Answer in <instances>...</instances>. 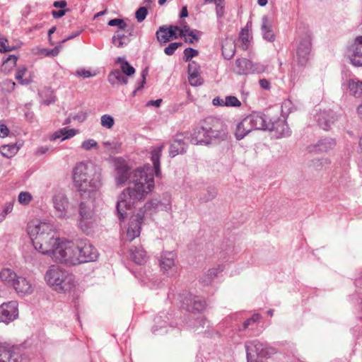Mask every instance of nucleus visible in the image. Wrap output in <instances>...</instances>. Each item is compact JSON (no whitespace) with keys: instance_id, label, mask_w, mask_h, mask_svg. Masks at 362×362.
Instances as JSON below:
<instances>
[{"instance_id":"nucleus-1","label":"nucleus","mask_w":362,"mask_h":362,"mask_svg":"<svg viewBox=\"0 0 362 362\" xmlns=\"http://www.w3.org/2000/svg\"><path fill=\"white\" fill-rule=\"evenodd\" d=\"M164 145L161 144L151 149V160L153 168L150 164H146L132 171L131 185L124 189L118 196L116 209L119 218H124L127 209L134 206L135 204L144 200L154 188V175H161L160 158Z\"/></svg>"},{"instance_id":"nucleus-6","label":"nucleus","mask_w":362,"mask_h":362,"mask_svg":"<svg viewBox=\"0 0 362 362\" xmlns=\"http://www.w3.org/2000/svg\"><path fill=\"white\" fill-rule=\"evenodd\" d=\"M177 298L182 302V306L185 308L189 312L193 313H202L206 308L207 305L204 298L193 296L189 293L185 292L182 294H179Z\"/></svg>"},{"instance_id":"nucleus-4","label":"nucleus","mask_w":362,"mask_h":362,"mask_svg":"<svg viewBox=\"0 0 362 362\" xmlns=\"http://www.w3.org/2000/svg\"><path fill=\"white\" fill-rule=\"evenodd\" d=\"M44 278L47 284L59 293L69 292L75 287L74 276L59 266L49 267Z\"/></svg>"},{"instance_id":"nucleus-8","label":"nucleus","mask_w":362,"mask_h":362,"mask_svg":"<svg viewBox=\"0 0 362 362\" xmlns=\"http://www.w3.org/2000/svg\"><path fill=\"white\" fill-rule=\"evenodd\" d=\"M77 247L78 264L97 260L98 250L87 239H78Z\"/></svg>"},{"instance_id":"nucleus-42","label":"nucleus","mask_w":362,"mask_h":362,"mask_svg":"<svg viewBox=\"0 0 362 362\" xmlns=\"http://www.w3.org/2000/svg\"><path fill=\"white\" fill-rule=\"evenodd\" d=\"M19 150V147L16 144H8L2 146L0 148L1 155L6 158H11L15 156Z\"/></svg>"},{"instance_id":"nucleus-14","label":"nucleus","mask_w":362,"mask_h":362,"mask_svg":"<svg viewBox=\"0 0 362 362\" xmlns=\"http://www.w3.org/2000/svg\"><path fill=\"white\" fill-rule=\"evenodd\" d=\"M132 172L129 166L123 161L117 162L115 168V180L117 187L124 186L127 181L131 185Z\"/></svg>"},{"instance_id":"nucleus-52","label":"nucleus","mask_w":362,"mask_h":362,"mask_svg":"<svg viewBox=\"0 0 362 362\" xmlns=\"http://www.w3.org/2000/svg\"><path fill=\"white\" fill-rule=\"evenodd\" d=\"M148 14V10L146 7H140L135 13V17L138 22H142Z\"/></svg>"},{"instance_id":"nucleus-31","label":"nucleus","mask_w":362,"mask_h":362,"mask_svg":"<svg viewBox=\"0 0 362 362\" xmlns=\"http://www.w3.org/2000/svg\"><path fill=\"white\" fill-rule=\"evenodd\" d=\"M107 81L112 86L128 83V78L118 69H113L110 72Z\"/></svg>"},{"instance_id":"nucleus-34","label":"nucleus","mask_w":362,"mask_h":362,"mask_svg":"<svg viewBox=\"0 0 362 362\" xmlns=\"http://www.w3.org/2000/svg\"><path fill=\"white\" fill-rule=\"evenodd\" d=\"M18 274L10 268L0 271V280L6 285L12 287Z\"/></svg>"},{"instance_id":"nucleus-16","label":"nucleus","mask_w":362,"mask_h":362,"mask_svg":"<svg viewBox=\"0 0 362 362\" xmlns=\"http://www.w3.org/2000/svg\"><path fill=\"white\" fill-rule=\"evenodd\" d=\"M311 51V39L310 36H305L299 42L296 49V58L298 62L303 66L309 59Z\"/></svg>"},{"instance_id":"nucleus-41","label":"nucleus","mask_w":362,"mask_h":362,"mask_svg":"<svg viewBox=\"0 0 362 362\" xmlns=\"http://www.w3.org/2000/svg\"><path fill=\"white\" fill-rule=\"evenodd\" d=\"M159 211L170 212L172 209L171 197L168 194H164L163 197L158 199Z\"/></svg>"},{"instance_id":"nucleus-28","label":"nucleus","mask_w":362,"mask_h":362,"mask_svg":"<svg viewBox=\"0 0 362 362\" xmlns=\"http://www.w3.org/2000/svg\"><path fill=\"white\" fill-rule=\"evenodd\" d=\"M96 217L95 215L78 218V226L79 228L86 234H90L96 226Z\"/></svg>"},{"instance_id":"nucleus-29","label":"nucleus","mask_w":362,"mask_h":362,"mask_svg":"<svg viewBox=\"0 0 362 362\" xmlns=\"http://www.w3.org/2000/svg\"><path fill=\"white\" fill-rule=\"evenodd\" d=\"M131 35L129 30H117L112 37V43L117 47H122L129 44Z\"/></svg>"},{"instance_id":"nucleus-50","label":"nucleus","mask_w":362,"mask_h":362,"mask_svg":"<svg viewBox=\"0 0 362 362\" xmlns=\"http://www.w3.org/2000/svg\"><path fill=\"white\" fill-rule=\"evenodd\" d=\"M108 25L110 26H117L119 30H125L127 28V23L124 22V20L119 19V18H114L108 22Z\"/></svg>"},{"instance_id":"nucleus-49","label":"nucleus","mask_w":362,"mask_h":362,"mask_svg":"<svg viewBox=\"0 0 362 362\" xmlns=\"http://www.w3.org/2000/svg\"><path fill=\"white\" fill-rule=\"evenodd\" d=\"M188 74L189 76H199V66L194 61H192L188 64Z\"/></svg>"},{"instance_id":"nucleus-44","label":"nucleus","mask_w":362,"mask_h":362,"mask_svg":"<svg viewBox=\"0 0 362 362\" xmlns=\"http://www.w3.org/2000/svg\"><path fill=\"white\" fill-rule=\"evenodd\" d=\"M214 4L218 19L222 18L225 16V0H216Z\"/></svg>"},{"instance_id":"nucleus-11","label":"nucleus","mask_w":362,"mask_h":362,"mask_svg":"<svg viewBox=\"0 0 362 362\" xmlns=\"http://www.w3.org/2000/svg\"><path fill=\"white\" fill-rule=\"evenodd\" d=\"M18 303L11 300L0 305V322L6 325L18 317Z\"/></svg>"},{"instance_id":"nucleus-9","label":"nucleus","mask_w":362,"mask_h":362,"mask_svg":"<svg viewBox=\"0 0 362 362\" xmlns=\"http://www.w3.org/2000/svg\"><path fill=\"white\" fill-rule=\"evenodd\" d=\"M266 66L261 63H253L245 58L237 59L234 67V72L238 75H248L261 74L265 71Z\"/></svg>"},{"instance_id":"nucleus-7","label":"nucleus","mask_w":362,"mask_h":362,"mask_svg":"<svg viewBox=\"0 0 362 362\" xmlns=\"http://www.w3.org/2000/svg\"><path fill=\"white\" fill-rule=\"evenodd\" d=\"M203 122L213 141L226 138V127L220 119L209 117Z\"/></svg>"},{"instance_id":"nucleus-33","label":"nucleus","mask_w":362,"mask_h":362,"mask_svg":"<svg viewBox=\"0 0 362 362\" xmlns=\"http://www.w3.org/2000/svg\"><path fill=\"white\" fill-rule=\"evenodd\" d=\"M166 319L168 320H170L169 317L164 313H160L155 317V325L152 328V331L154 334H161L167 332V330L165 329L168 324Z\"/></svg>"},{"instance_id":"nucleus-22","label":"nucleus","mask_w":362,"mask_h":362,"mask_svg":"<svg viewBox=\"0 0 362 362\" xmlns=\"http://www.w3.org/2000/svg\"><path fill=\"white\" fill-rule=\"evenodd\" d=\"M247 358L261 357L264 349V343L257 339L248 341L245 343Z\"/></svg>"},{"instance_id":"nucleus-17","label":"nucleus","mask_w":362,"mask_h":362,"mask_svg":"<svg viewBox=\"0 0 362 362\" xmlns=\"http://www.w3.org/2000/svg\"><path fill=\"white\" fill-rule=\"evenodd\" d=\"M178 30L179 27L177 25L160 26L156 31V38L160 44H165L172 40L178 38Z\"/></svg>"},{"instance_id":"nucleus-57","label":"nucleus","mask_w":362,"mask_h":362,"mask_svg":"<svg viewBox=\"0 0 362 362\" xmlns=\"http://www.w3.org/2000/svg\"><path fill=\"white\" fill-rule=\"evenodd\" d=\"M13 210V204L9 202L6 204L3 211L0 213V223L2 222Z\"/></svg>"},{"instance_id":"nucleus-24","label":"nucleus","mask_w":362,"mask_h":362,"mask_svg":"<svg viewBox=\"0 0 362 362\" xmlns=\"http://www.w3.org/2000/svg\"><path fill=\"white\" fill-rule=\"evenodd\" d=\"M261 31L265 40L270 42L275 40L276 37L272 29V21L267 16H264L262 18Z\"/></svg>"},{"instance_id":"nucleus-32","label":"nucleus","mask_w":362,"mask_h":362,"mask_svg":"<svg viewBox=\"0 0 362 362\" xmlns=\"http://www.w3.org/2000/svg\"><path fill=\"white\" fill-rule=\"evenodd\" d=\"M132 259L138 264H144L146 262L148 256L142 246H134L130 249Z\"/></svg>"},{"instance_id":"nucleus-20","label":"nucleus","mask_w":362,"mask_h":362,"mask_svg":"<svg viewBox=\"0 0 362 362\" xmlns=\"http://www.w3.org/2000/svg\"><path fill=\"white\" fill-rule=\"evenodd\" d=\"M254 130H269L272 128L271 120L263 114L253 112L248 115Z\"/></svg>"},{"instance_id":"nucleus-23","label":"nucleus","mask_w":362,"mask_h":362,"mask_svg":"<svg viewBox=\"0 0 362 362\" xmlns=\"http://www.w3.org/2000/svg\"><path fill=\"white\" fill-rule=\"evenodd\" d=\"M336 146L335 141L332 138L320 139L316 144L309 146V151L315 153H325L333 149Z\"/></svg>"},{"instance_id":"nucleus-3","label":"nucleus","mask_w":362,"mask_h":362,"mask_svg":"<svg viewBox=\"0 0 362 362\" xmlns=\"http://www.w3.org/2000/svg\"><path fill=\"white\" fill-rule=\"evenodd\" d=\"M73 179L76 187L83 199L78 207V218L95 215L93 201L99 195L101 186L100 173L92 163L81 162L74 168Z\"/></svg>"},{"instance_id":"nucleus-58","label":"nucleus","mask_w":362,"mask_h":362,"mask_svg":"<svg viewBox=\"0 0 362 362\" xmlns=\"http://www.w3.org/2000/svg\"><path fill=\"white\" fill-rule=\"evenodd\" d=\"M260 319V315L257 313L254 314L251 317L245 320L243 323V329L248 328L250 325L257 322Z\"/></svg>"},{"instance_id":"nucleus-48","label":"nucleus","mask_w":362,"mask_h":362,"mask_svg":"<svg viewBox=\"0 0 362 362\" xmlns=\"http://www.w3.org/2000/svg\"><path fill=\"white\" fill-rule=\"evenodd\" d=\"M217 195V191L214 187H209L206 189V194L200 198V200L203 202H207L214 199Z\"/></svg>"},{"instance_id":"nucleus-46","label":"nucleus","mask_w":362,"mask_h":362,"mask_svg":"<svg viewBox=\"0 0 362 362\" xmlns=\"http://www.w3.org/2000/svg\"><path fill=\"white\" fill-rule=\"evenodd\" d=\"M32 199L33 197L28 192H21L18 194V200L23 205H28Z\"/></svg>"},{"instance_id":"nucleus-64","label":"nucleus","mask_w":362,"mask_h":362,"mask_svg":"<svg viewBox=\"0 0 362 362\" xmlns=\"http://www.w3.org/2000/svg\"><path fill=\"white\" fill-rule=\"evenodd\" d=\"M198 37L195 35L194 32L193 30H191L189 33L187 35V37H185V42L188 43H193L194 40H197Z\"/></svg>"},{"instance_id":"nucleus-2","label":"nucleus","mask_w":362,"mask_h":362,"mask_svg":"<svg viewBox=\"0 0 362 362\" xmlns=\"http://www.w3.org/2000/svg\"><path fill=\"white\" fill-rule=\"evenodd\" d=\"M28 230L37 252L49 255L54 262L66 266L78 264L77 240L55 237L52 225L47 222L30 223Z\"/></svg>"},{"instance_id":"nucleus-61","label":"nucleus","mask_w":362,"mask_h":362,"mask_svg":"<svg viewBox=\"0 0 362 362\" xmlns=\"http://www.w3.org/2000/svg\"><path fill=\"white\" fill-rule=\"evenodd\" d=\"M147 75V71L144 70L141 74V79L138 87L134 90L133 95H135L136 93L141 88H143L144 85L146 83V78Z\"/></svg>"},{"instance_id":"nucleus-54","label":"nucleus","mask_w":362,"mask_h":362,"mask_svg":"<svg viewBox=\"0 0 362 362\" xmlns=\"http://www.w3.org/2000/svg\"><path fill=\"white\" fill-rule=\"evenodd\" d=\"M198 54V51L193 48H186L184 51V60L185 62L190 61L192 58Z\"/></svg>"},{"instance_id":"nucleus-26","label":"nucleus","mask_w":362,"mask_h":362,"mask_svg":"<svg viewBox=\"0 0 362 362\" xmlns=\"http://www.w3.org/2000/svg\"><path fill=\"white\" fill-rule=\"evenodd\" d=\"M271 125L273 127L269 129V131L274 132L277 137H286L290 136L291 130L285 120L279 119L275 122L271 121Z\"/></svg>"},{"instance_id":"nucleus-53","label":"nucleus","mask_w":362,"mask_h":362,"mask_svg":"<svg viewBox=\"0 0 362 362\" xmlns=\"http://www.w3.org/2000/svg\"><path fill=\"white\" fill-rule=\"evenodd\" d=\"M276 353V351L274 348L268 346L267 344L264 343V349L262 352L261 357L262 358H269L274 354Z\"/></svg>"},{"instance_id":"nucleus-56","label":"nucleus","mask_w":362,"mask_h":362,"mask_svg":"<svg viewBox=\"0 0 362 362\" xmlns=\"http://www.w3.org/2000/svg\"><path fill=\"white\" fill-rule=\"evenodd\" d=\"M8 40L3 37H0V52H7L12 51L14 49L13 47H11L9 45H7Z\"/></svg>"},{"instance_id":"nucleus-37","label":"nucleus","mask_w":362,"mask_h":362,"mask_svg":"<svg viewBox=\"0 0 362 362\" xmlns=\"http://www.w3.org/2000/svg\"><path fill=\"white\" fill-rule=\"evenodd\" d=\"M28 73V69L25 66H23L19 67L15 74V78L18 81V83L21 85H28L32 83L33 78L30 75L28 77H25L26 74Z\"/></svg>"},{"instance_id":"nucleus-13","label":"nucleus","mask_w":362,"mask_h":362,"mask_svg":"<svg viewBox=\"0 0 362 362\" xmlns=\"http://www.w3.org/2000/svg\"><path fill=\"white\" fill-rule=\"evenodd\" d=\"M176 254L173 252H164L160 258V266L163 272L169 276H174L177 272L175 264Z\"/></svg>"},{"instance_id":"nucleus-47","label":"nucleus","mask_w":362,"mask_h":362,"mask_svg":"<svg viewBox=\"0 0 362 362\" xmlns=\"http://www.w3.org/2000/svg\"><path fill=\"white\" fill-rule=\"evenodd\" d=\"M241 105L240 101L235 96H227L224 99V106L227 107H240Z\"/></svg>"},{"instance_id":"nucleus-19","label":"nucleus","mask_w":362,"mask_h":362,"mask_svg":"<svg viewBox=\"0 0 362 362\" xmlns=\"http://www.w3.org/2000/svg\"><path fill=\"white\" fill-rule=\"evenodd\" d=\"M189 141L195 145L197 144H209L213 142L210 135L209 134L206 128L204 126L203 121L201 125L194 129L193 133L191 134Z\"/></svg>"},{"instance_id":"nucleus-62","label":"nucleus","mask_w":362,"mask_h":362,"mask_svg":"<svg viewBox=\"0 0 362 362\" xmlns=\"http://www.w3.org/2000/svg\"><path fill=\"white\" fill-rule=\"evenodd\" d=\"M191 31L188 25H184L182 28H179L178 32V37H187V35Z\"/></svg>"},{"instance_id":"nucleus-59","label":"nucleus","mask_w":362,"mask_h":362,"mask_svg":"<svg viewBox=\"0 0 362 362\" xmlns=\"http://www.w3.org/2000/svg\"><path fill=\"white\" fill-rule=\"evenodd\" d=\"M188 79L192 86H201L203 83V80L199 76H189Z\"/></svg>"},{"instance_id":"nucleus-39","label":"nucleus","mask_w":362,"mask_h":362,"mask_svg":"<svg viewBox=\"0 0 362 362\" xmlns=\"http://www.w3.org/2000/svg\"><path fill=\"white\" fill-rule=\"evenodd\" d=\"M348 88L350 93L355 97L362 95V81L357 78L350 79L348 82Z\"/></svg>"},{"instance_id":"nucleus-5","label":"nucleus","mask_w":362,"mask_h":362,"mask_svg":"<svg viewBox=\"0 0 362 362\" xmlns=\"http://www.w3.org/2000/svg\"><path fill=\"white\" fill-rule=\"evenodd\" d=\"M132 208V207L125 210L126 214L122 218H119V213L117 211L118 218L122 223L121 228L122 238L129 242L140 235L141 226L144 218V212L139 211L136 214H132L126 221L125 218L129 216L128 211H130Z\"/></svg>"},{"instance_id":"nucleus-21","label":"nucleus","mask_w":362,"mask_h":362,"mask_svg":"<svg viewBox=\"0 0 362 362\" xmlns=\"http://www.w3.org/2000/svg\"><path fill=\"white\" fill-rule=\"evenodd\" d=\"M319 126L325 130H327L330 125L337 119L335 113L332 110H324L317 113L315 116Z\"/></svg>"},{"instance_id":"nucleus-12","label":"nucleus","mask_w":362,"mask_h":362,"mask_svg":"<svg viewBox=\"0 0 362 362\" xmlns=\"http://www.w3.org/2000/svg\"><path fill=\"white\" fill-rule=\"evenodd\" d=\"M53 206L56 215L61 218H68L69 202L66 195L62 192H57L52 197Z\"/></svg>"},{"instance_id":"nucleus-15","label":"nucleus","mask_w":362,"mask_h":362,"mask_svg":"<svg viewBox=\"0 0 362 362\" xmlns=\"http://www.w3.org/2000/svg\"><path fill=\"white\" fill-rule=\"evenodd\" d=\"M349 57L351 63L355 66H362V35L358 36L349 47Z\"/></svg>"},{"instance_id":"nucleus-63","label":"nucleus","mask_w":362,"mask_h":362,"mask_svg":"<svg viewBox=\"0 0 362 362\" xmlns=\"http://www.w3.org/2000/svg\"><path fill=\"white\" fill-rule=\"evenodd\" d=\"M76 75L78 76H81L83 78H90L93 76L90 71L86 70L85 69L77 70Z\"/></svg>"},{"instance_id":"nucleus-10","label":"nucleus","mask_w":362,"mask_h":362,"mask_svg":"<svg viewBox=\"0 0 362 362\" xmlns=\"http://www.w3.org/2000/svg\"><path fill=\"white\" fill-rule=\"evenodd\" d=\"M19 297H25L31 295L35 288V280L29 276L18 275L11 287Z\"/></svg>"},{"instance_id":"nucleus-27","label":"nucleus","mask_w":362,"mask_h":362,"mask_svg":"<svg viewBox=\"0 0 362 362\" xmlns=\"http://www.w3.org/2000/svg\"><path fill=\"white\" fill-rule=\"evenodd\" d=\"M187 145L184 141L183 134H177L170 145V156L175 157V156L183 153L186 151Z\"/></svg>"},{"instance_id":"nucleus-36","label":"nucleus","mask_w":362,"mask_h":362,"mask_svg":"<svg viewBox=\"0 0 362 362\" xmlns=\"http://www.w3.org/2000/svg\"><path fill=\"white\" fill-rule=\"evenodd\" d=\"M238 46L232 40H226L222 45V54L225 59H230L235 54Z\"/></svg>"},{"instance_id":"nucleus-30","label":"nucleus","mask_w":362,"mask_h":362,"mask_svg":"<svg viewBox=\"0 0 362 362\" xmlns=\"http://www.w3.org/2000/svg\"><path fill=\"white\" fill-rule=\"evenodd\" d=\"M252 35L248 29V23L246 27L243 28L239 34V37L235 42L238 47L243 50L247 49L252 43Z\"/></svg>"},{"instance_id":"nucleus-55","label":"nucleus","mask_w":362,"mask_h":362,"mask_svg":"<svg viewBox=\"0 0 362 362\" xmlns=\"http://www.w3.org/2000/svg\"><path fill=\"white\" fill-rule=\"evenodd\" d=\"M98 147V143L93 139H89L87 140H85L81 144V148L88 151L90 150L93 148H97Z\"/></svg>"},{"instance_id":"nucleus-43","label":"nucleus","mask_w":362,"mask_h":362,"mask_svg":"<svg viewBox=\"0 0 362 362\" xmlns=\"http://www.w3.org/2000/svg\"><path fill=\"white\" fill-rule=\"evenodd\" d=\"M100 124L103 127L110 129L115 124V119L110 115L105 114L100 117Z\"/></svg>"},{"instance_id":"nucleus-18","label":"nucleus","mask_w":362,"mask_h":362,"mask_svg":"<svg viewBox=\"0 0 362 362\" xmlns=\"http://www.w3.org/2000/svg\"><path fill=\"white\" fill-rule=\"evenodd\" d=\"M0 362H27L21 356L15 353L11 346L0 343Z\"/></svg>"},{"instance_id":"nucleus-45","label":"nucleus","mask_w":362,"mask_h":362,"mask_svg":"<svg viewBox=\"0 0 362 362\" xmlns=\"http://www.w3.org/2000/svg\"><path fill=\"white\" fill-rule=\"evenodd\" d=\"M18 57L15 55H9L7 59L4 61L3 67L4 69L9 71L16 65Z\"/></svg>"},{"instance_id":"nucleus-38","label":"nucleus","mask_w":362,"mask_h":362,"mask_svg":"<svg viewBox=\"0 0 362 362\" xmlns=\"http://www.w3.org/2000/svg\"><path fill=\"white\" fill-rule=\"evenodd\" d=\"M77 132L75 129L64 127L54 132L53 139H57L62 137V141H64L74 137L77 134Z\"/></svg>"},{"instance_id":"nucleus-35","label":"nucleus","mask_w":362,"mask_h":362,"mask_svg":"<svg viewBox=\"0 0 362 362\" xmlns=\"http://www.w3.org/2000/svg\"><path fill=\"white\" fill-rule=\"evenodd\" d=\"M115 63L120 65L119 69L122 71V73H123L124 75L127 76V78L134 74L135 69L132 65H130V64L126 60L124 57H117Z\"/></svg>"},{"instance_id":"nucleus-51","label":"nucleus","mask_w":362,"mask_h":362,"mask_svg":"<svg viewBox=\"0 0 362 362\" xmlns=\"http://www.w3.org/2000/svg\"><path fill=\"white\" fill-rule=\"evenodd\" d=\"M182 42H171L164 49V52L165 54L171 56L179 47L182 46Z\"/></svg>"},{"instance_id":"nucleus-60","label":"nucleus","mask_w":362,"mask_h":362,"mask_svg":"<svg viewBox=\"0 0 362 362\" xmlns=\"http://www.w3.org/2000/svg\"><path fill=\"white\" fill-rule=\"evenodd\" d=\"M87 117V112L81 111L76 114L72 119L74 120L78 121V122H83L86 119Z\"/></svg>"},{"instance_id":"nucleus-40","label":"nucleus","mask_w":362,"mask_h":362,"mask_svg":"<svg viewBox=\"0 0 362 362\" xmlns=\"http://www.w3.org/2000/svg\"><path fill=\"white\" fill-rule=\"evenodd\" d=\"M158 199L154 198L149 201H148L144 206V210L141 209L142 212L144 214H148L150 215H152L158 211H159V206H158Z\"/></svg>"},{"instance_id":"nucleus-25","label":"nucleus","mask_w":362,"mask_h":362,"mask_svg":"<svg viewBox=\"0 0 362 362\" xmlns=\"http://www.w3.org/2000/svg\"><path fill=\"white\" fill-rule=\"evenodd\" d=\"M254 130L248 116L242 119L235 129V136L238 140L243 139L247 134Z\"/></svg>"}]
</instances>
